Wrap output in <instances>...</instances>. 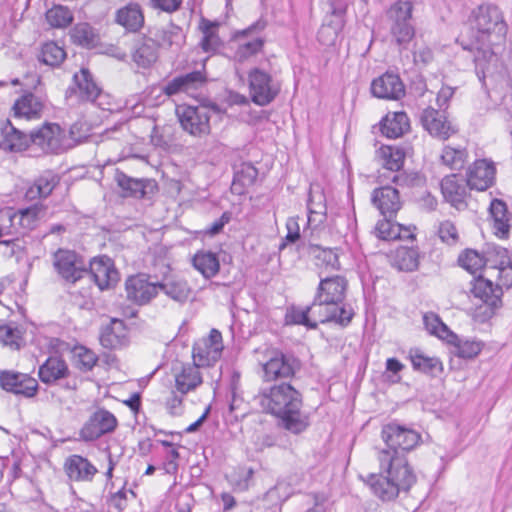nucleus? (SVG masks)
<instances>
[{
	"mask_svg": "<svg viewBox=\"0 0 512 512\" xmlns=\"http://www.w3.org/2000/svg\"><path fill=\"white\" fill-rule=\"evenodd\" d=\"M468 21L474 41L466 44L461 41V45L463 49L475 52V71L479 80L484 82L489 62L496 57L491 47L505 41L508 26L502 11L493 3H482L474 8Z\"/></svg>",
	"mask_w": 512,
	"mask_h": 512,
	"instance_id": "f257e3e1",
	"label": "nucleus"
},
{
	"mask_svg": "<svg viewBox=\"0 0 512 512\" xmlns=\"http://www.w3.org/2000/svg\"><path fill=\"white\" fill-rule=\"evenodd\" d=\"M255 400L263 412L276 418V426L282 430L299 435L310 426L309 415L302 411V394L291 382L283 381L262 388Z\"/></svg>",
	"mask_w": 512,
	"mask_h": 512,
	"instance_id": "f03ea898",
	"label": "nucleus"
},
{
	"mask_svg": "<svg viewBox=\"0 0 512 512\" xmlns=\"http://www.w3.org/2000/svg\"><path fill=\"white\" fill-rule=\"evenodd\" d=\"M378 461L380 473H371L365 480L373 494L384 502L395 500L401 493L407 494L417 481L408 460L379 452Z\"/></svg>",
	"mask_w": 512,
	"mask_h": 512,
	"instance_id": "7ed1b4c3",
	"label": "nucleus"
},
{
	"mask_svg": "<svg viewBox=\"0 0 512 512\" xmlns=\"http://www.w3.org/2000/svg\"><path fill=\"white\" fill-rule=\"evenodd\" d=\"M316 289L313 301L314 306L322 308L323 314H333L329 322L342 327L348 326L354 316L353 309L344 303L348 281L344 276L333 275L322 277Z\"/></svg>",
	"mask_w": 512,
	"mask_h": 512,
	"instance_id": "20e7f679",
	"label": "nucleus"
},
{
	"mask_svg": "<svg viewBox=\"0 0 512 512\" xmlns=\"http://www.w3.org/2000/svg\"><path fill=\"white\" fill-rule=\"evenodd\" d=\"M258 359L263 371V381L266 383L290 382L301 370V360L292 352H284L278 348L266 347L260 352Z\"/></svg>",
	"mask_w": 512,
	"mask_h": 512,
	"instance_id": "39448f33",
	"label": "nucleus"
},
{
	"mask_svg": "<svg viewBox=\"0 0 512 512\" xmlns=\"http://www.w3.org/2000/svg\"><path fill=\"white\" fill-rule=\"evenodd\" d=\"M381 438L386 448L379 452L389 453L408 460L406 454L414 450L422 441L421 434L409 425L401 424L397 420H393L384 424L381 429Z\"/></svg>",
	"mask_w": 512,
	"mask_h": 512,
	"instance_id": "423d86ee",
	"label": "nucleus"
},
{
	"mask_svg": "<svg viewBox=\"0 0 512 512\" xmlns=\"http://www.w3.org/2000/svg\"><path fill=\"white\" fill-rule=\"evenodd\" d=\"M413 4L410 1H396L387 10L391 41L400 49H406L415 37Z\"/></svg>",
	"mask_w": 512,
	"mask_h": 512,
	"instance_id": "0eeeda50",
	"label": "nucleus"
},
{
	"mask_svg": "<svg viewBox=\"0 0 512 512\" xmlns=\"http://www.w3.org/2000/svg\"><path fill=\"white\" fill-rule=\"evenodd\" d=\"M210 109L218 111V106L212 103L210 106H179L176 108V115L184 131L193 136L208 135L210 127Z\"/></svg>",
	"mask_w": 512,
	"mask_h": 512,
	"instance_id": "6e6552de",
	"label": "nucleus"
},
{
	"mask_svg": "<svg viewBox=\"0 0 512 512\" xmlns=\"http://www.w3.org/2000/svg\"><path fill=\"white\" fill-rule=\"evenodd\" d=\"M101 93L102 89L96 83L91 71L82 67L73 75L72 84L67 88L65 98L75 103H96Z\"/></svg>",
	"mask_w": 512,
	"mask_h": 512,
	"instance_id": "1a4fd4ad",
	"label": "nucleus"
},
{
	"mask_svg": "<svg viewBox=\"0 0 512 512\" xmlns=\"http://www.w3.org/2000/svg\"><path fill=\"white\" fill-rule=\"evenodd\" d=\"M118 421L113 413L98 408L83 424L79 431V439L84 442H93L106 434H110L117 428Z\"/></svg>",
	"mask_w": 512,
	"mask_h": 512,
	"instance_id": "9d476101",
	"label": "nucleus"
},
{
	"mask_svg": "<svg viewBox=\"0 0 512 512\" xmlns=\"http://www.w3.org/2000/svg\"><path fill=\"white\" fill-rule=\"evenodd\" d=\"M470 292L473 297L478 298L484 303V319L491 318L497 309L502 306L503 290L502 286L494 284L483 275L474 277L471 281Z\"/></svg>",
	"mask_w": 512,
	"mask_h": 512,
	"instance_id": "9b49d317",
	"label": "nucleus"
},
{
	"mask_svg": "<svg viewBox=\"0 0 512 512\" xmlns=\"http://www.w3.org/2000/svg\"><path fill=\"white\" fill-rule=\"evenodd\" d=\"M0 388L23 398H33L39 390L38 382L27 373L16 370H0Z\"/></svg>",
	"mask_w": 512,
	"mask_h": 512,
	"instance_id": "f8f14e48",
	"label": "nucleus"
},
{
	"mask_svg": "<svg viewBox=\"0 0 512 512\" xmlns=\"http://www.w3.org/2000/svg\"><path fill=\"white\" fill-rule=\"evenodd\" d=\"M248 80L251 100L259 106L270 104L279 93L272 76L259 68L249 71Z\"/></svg>",
	"mask_w": 512,
	"mask_h": 512,
	"instance_id": "ddd939ff",
	"label": "nucleus"
},
{
	"mask_svg": "<svg viewBox=\"0 0 512 512\" xmlns=\"http://www.w3.org/2000/svg\"><path fill=\"white\" fill-rule=\"evenodd\" d=\"M54 267L57 273L69 283H76L85 276L87 267L79 254L72 250L58 249L54 253Z\"/></svg>",
	"mask_w": 512,
	"mask_h": 512,
	"instance_id": "4468645a",
	"label": "nucleus"
},
{
	"mask_svg": "<svg viewBox=\"0 0 512 512\" xmlns=\"http://www.w3.org/2000/svg\"><path fill=\"white\" fill-rule=\"evenodd\" d=\"M125 291L127 299L132 303L147 305L158 295V282H151L149 275L139 273L126 279Z\"/></svg>",
	"mask_w": 512,
	"mask_h": 512,
	"instance_id": "2eb2a0df",
	"label": "nucleus"
},
{
	"mask_svg": "<svg viewBox=\"0 0 512 512\" xmlns=\"http://www.w3.org/2000/svg\"><path fill=\"white\" fill-rule=\"evenodd\" d=\"M114 180L121 188L124 198L144 199L158 191L157 182L148 178H133L116 169Z\"/></svg>",
	"mask_w": 512,
	"mask_h": 512,
	"instance_id": "dca6fc26",
	"label": "nucleus"
},
{
	"mask_svg": "<svg viewBox=\"0 0 512 512\" xmlns=\"http://www.w3.org/2000/svg\"><path fill=\"white\" fill-rule=\"evenodd\" d=\"M65 131L57 123H44L31 131L32 145L39 147L43 153L57 154L63 150Z\"/></svg>",
	"mask_w": 512,
	"mask_h": 512,
	"instance_id": "f3484780",
	"label": "nucleus"
},
{
	"mask_svg": "<svg viewBox=\"0 0 512 512\" xmlns=\"http://www.w3.org/2000/svg\"><path fill=\"white\" fill-rule=\"evenodd\" d=\"M420 121L432 137L443 141L458 132V128L447 119L446 111L437 110L433 107H427L423 110Z\"/></svg>",
	"mask_w": 512,
	"mask_h": 512,
	"instance_id": "a211bd4d",
	"label": "nucleus"
},
{
	"mask_svg": "<svg viewBox=\"0 0 512 512\" xmlns=\"http://www.w3.org/2000/svg\"><path fill=\"white\" fill-rule=\"evenodd\" d=\"M85 275H89L100 290L113 288L119 281L118 270L108 256L95 257L89 262Z\"/></svg>",
	"mask_w": 512,
	"mask_h": 512,
	"instance_id": "6ab92c4d",
	"label": "nucleus"
},
{
	"mask_svg": "<svg viewBox=\"0 0 512 512\" xmlns=\"http://www.w3.org/2000/svg\"><path fill=\"white\" fill-rule=\"evenodd\" d=\"M333 314H323L322 308L314 306V301L305 308L295 305L286 311L285 321L287 324L303 325L308 329H316L318 323H328Z\"/></svg>",
	"mask_w": 512,
	"mask_h": 512,
	"instance_id": "aec40b11",
	"label": "nucleus"
},
{
	"mask_svg": "<svg viewBox=\"0 0 512 512\" xmlns=\"http://www.w3.org/2000/svg\"><path fill=\"white\" fill-rule=\"evenodd\" d=\"M206 73L200 70L180 74L167 81L161 88L164 95L172 97L180 93H191L205 86Z\"/></svg>",
	"mask_w": 512,
	"mask_h": 512,
	"instance_id": "412c9836",
	"label": "nucleus"
},
{
	"mask_svg": "<svg viewBox=\"0 0 512 512\" xmlns=\"http://www.w3.org/2000/svg\"><path fill=\"white\" fill-rule=\"evenodd\" d=\"M496 168L486 159L476 160L468 169L466 182L471 190L485 191L495 182Z\"/></svg>",
	"mask_w": 512,
	"mask_h": 512,
	"instance_id": "4be33fe9",
	"label": "nucleus"
},
{
	"mask_svg": "<svg viewBox=\"0 0 512 512\" xmlns=\"http://www.w3.org/2000/svg\"><path fill=\"white\" fill-rule=\"evenodd\" d=\"M371 93L380 99L398 100L405 95V86L397 74L386 72L372 81Z\"/></svg>",
	"mask_w": 512,
	"mask_h": 512,
	"instance_id": "5701e85b",
	"label": "nucleus"
},
{
	"mask_svg": "<svg viewBox=\"0 0 512 512\" xmlns=\"http://www.w3.org/2000/svg\"><path fill=\"white\" fill-rule=\"evenodd\" d=\"M29 135L15 128L9 119H0V148L20 152L32 146Z\"/></svg>",
	"mask_w": 512,
	"mask_h": 512,
	"instance_id": "b1692460",
	"label": "nucleus"
},
{
	"mask_svg": "<svg viewBox=\"0 0 512 512\" xmlns=\"http://www.w3.org/2000/svg\"><path fill=\"white\" fill-rule=\"evenodd\" d=\"M114 22L127 33L139 32L145 24L144 11L137 2H129L115 12Z\"/></svg>",
	"mask_w": 512,
	"mask_h": 512,
	"instance_id": "393cba45",
	"label": "nucleus"
},
{
	"mask_svg": "<svg viewBox=\"0 0 512 512\" xmlns=\"http://www.w3.org/2000/svg\"><path fill=\"white\" fill-rule=\"evenodd\" d=\"M441 192L446 202L459 209L466 207L465 198L467 196L466 178L459 177L456 174L445 176L440 182Z\"/></svg>",
	"mask_w": 512,
	"mask_h": 512,
	"instance_id": "a878e982",
	"label": "nucleus"
},
{
	"mask_svg": "<svg viewBox=\"0 0 512 512\" xmlns=\"http://www.w3.org/2000/svg\"><path fill=\"white\" fill-rule=\"evenodd\" d=\"M371 200L384 217L393 218L401 208L399 192L390 185L374 189Z\"/></svg>",
	"mask_w": 512,
	"mask_h": 512,
	"instance_id": "bb28decb",
	"label": "nucleus"
},
{
	"mask_svg": "<svg viewBox=\"0 0 512 512\" xmlns=\"http://www.w3.org/2000/svg\"><path fill=\"white\" fill-rule=\"evenodd\" d=\"M65 473L72 481L91 482L98 473V469L81 455L69 456L64 464Z\"/></svg>",
	"mask_w": 512,
	"mask_h": 512,
	"instance_id": "cd10ccee",
	"label": "nucleus"
},
{
	"mask_svg": "<svg viewBox=\"0 0 512 512\" xmlns=\"http://www.w3.org/2000/svg\"><path fill=\"white\" fill-rule=\"evenodd\" d=\"M298 251L304 255L313 257L317 266H325L332 270L340 269L338 254L331 248H323L320 245L311 242L301 241L298 245Z\"/></svg>",
	"mask_w": 512,
	"mask_h": 512,
	"instance_id": "c85d7f7f",
	"label": "nucleus"
},
{
	"mask_svg": "<svg viewBox=\"0 0 512 512\" xmlns=\"http://www.w3.org/2000/svg\"><path fill=\"white\" fill-rule=\"evenodd\" d=\"M308 224L318 226L323 224L327 218L326 197L320 186H311L308 200Z\"/></svg>",
	"mask_w": 512,
	"mask_h": 512,
	"instance_id": "c756f323",
	"label": "nucleus"
},
{
	"mask_svg": "<svg viewBox=\"0 0 512 512\" xmlns=\"http://www.w3.org/2000/svg\"><path fill=\"white\" fill-rule=\"evenodd\" d=\"M382 135L387 138H399L410 129V121L403 111L388 113L379 123Z\"/></svg>",
	"mask_w": 512,
	"mask_h": 512,
	"instance_id": "7c9ffc66",
	"label": "nucleus"
},
{
	"mask_svg": "<svg viewBox=\"0 0 512 512\" xmlns=\"http://www.w3.org/2000/svg\"><path fill=\"white\" fill-rule=\"evenodd\" d=\"M408 358L411 361L413 369L417 372L438 377L443 372V364L437 357L425 355L419 348H411Z\"/></svg>",
	"mask_w": 512,
	"mask_h": 512,
	"instance_id": "2f4dec72",
	"label": "nucleus"
},
{
	"mask_svg": "<svg viewBox=\"0 0 512 512\" xmlns=\"http://www.w3.org/2000/svg\"><path fill=\"white\" fill-rule=\"evenodd\" d=\"M148 37L159 47H180L184 42V34L179 26L170 24L167 27H155L148 31Z\"/></svg>",
	"mask_w": 512,
	"mask_h": 512,
	"instance_id": "473e14b6",
	"label": "nucleus"
},
{
	"mask_svg": "<svg viewBox=\"0 0 512 512\" xmlns=\"http://www.w3.org/2000/svg\"><path fill=\"white\" fill-rule=\"evenodd\" d=\"M258 169L250 162H242L234 167V176L231 184V192L236 195H244L248 187L256 182Z\"/></svg>",
	"mask_w": 512,
	"mask_h": 512,
	"instance_id": "72a5a7b5",
	"label": "nucleus"
},
{
	"mask_svg": "<svg viewBox=\"0 0 512 512\" xmlns=\"http://www.w3.org/2000/svg\"><path fill=\"white\" fill-rule=\"evenodd\" d=\"M407 147L396 145H382L377 151V157L382 167L391 173L399 172L404 165Z\"/></svg>",
	"mask_w": 512,
	"mask_h": 512,
	"instance_id": "f704fd0d",
	"label": "nucleus"
},
{
	"mask_svg": "<svg viewBox=\"0 0 512 512\" xmlns=\"http://www.w3.org/2000/svg\"><path fill=\"white\" fill-rule=\"evenodd\" d=\"M489 213L493 221L494 233L501 239H506L510 231V215L507 204L501 199H493L490 203Z\"/></svg>",
	"mask_w": 512,
	"mask_h": 512,
	"instance_id": "c9c22d12",
	"label": "nucleus"
},
{
	"mask_svg": "<svg viewBox=\"0 0 512 512\" xmlns=\"http://www.w3.org/2000/svg\"><path fill=\"white\" fill-rule=\"evenodd\" d=\"M12 110L16 118L36 119L41 116L43 103L35 94L27 92L15 101Z\"/></svg>",
	"mask_w": 512,
	"mask_h": 512,
	"instance_id": "e433bc0d",
	"label": "nucleus"
},
{
	"mask_svg": "<svg viewBox=\"0 0 512 512\" xmlns=\"http://www.w3.org/2000/svg\"><path fill=\"white\" fill-rule=\"evenodd\" d=\"M99 339L101 345L106 349L112 350L123 346L126 340L124 321L112 319L110 324L102 328Z\"/></svg>",
	"mask_w": 512,
	"mask_h": 512,
	"instance_id": "4c0bfd02",
	"label": "nucleus"
},
{
	"mask_svg": "<svg viewBox=\"0 0 512 512\" xmlns=\"http://www.w3.org/2000/svg\"><path fill=\"white\" fill-rule=\"evenodd\" d=\"M38 375L43 383L52 384L66 378L69 368L62 358L51 356L39 367Z\"/></svg>",
	"mask_w": 512,
	"mask_h": 512,
	"instance_id": "58836bf2",
	"label": "nucleus"
},
{
	"mask_svg": "<svg viewBox=\"0 0 512 512\" xmlns=\"http://www.w3.org/2000/svg\"><path fill=\"white\" fill-rule=\"evenodd\" d=\"M200 366L193 364H184L180 373L175 376L176 389L185 395L188 392L195 390L202 384V376L199 372Z\"/></svg>",
	"mask_w": 512,
	"mask_h": 512,
	"instance_id": "ea45409f",
	"label": "nucleus"
},
{
	"mask_svg": "<svg viewBox=\"0 0 512 512\" xmlns=\"http://www.w3.org/2000/svg\"><path fill=\"white\" fill-rule=\"evenodd\" d=\"M192 265L205 279L215 277L220 270V261L217 253L209 250L198 251L192 257Z\"/></svg>",
	"mask_w": 512,
	"mask_h": 512,
	"instance_id": "a19ab883",
	"label": "nucleus"
},
{
	"mask_svg": "<svg viewBox=\"0 0 512 512\" xmlns=\"http://www.w3.org/2000/svg\"><path fill=\"white\" fill-rule=\"evenodd\" d=\"M448 344L454 347L453 353L462 359H474L482 351L484 344L481 341L460 338L454 332L448 334Z\"/></svg>",
	"mask_w": 512,
	"mask_h": 512,
	"instance_id": "79ce46f5",
	"label": "nucleus"
},
{
	"mask_svg": "<svg viewBox=\"0 0 512 512\" xmlns=\"http://www.w3.org/2000/svg\"><path fill=\"white\" fill-rule=\"evenodd\" d=\"M60 178L52 171H45L41 174L26 192V198H47L54 188L59 184Z\"/></svg>",
	"mask_w": 512,
	"mask_h": 512,
	"instance_id": "37998d69",
	"label": "nucleus"
},
{
	"mask_svg": "<svg viewBox=\"0 0 512 512\" xmlns=\"http://www.w3.org/2000/svg\"><path fill=\"white\" fill-rule=\"evenodd\" d=\"M133 61L142 68L151 67L158 59V47L148 37L144 35L141 43L136 47L132 54Z\"/></svg>",
	"mask_w": 512,
	"mask_h": 512,
	"instance_id": "c03bdc74",
	"label": "nucleus"
},
{
	"mask_svg": "<svg viewBox=\"0 0 512 512\" xmlns=\"http://www.w3.org/2000/svg\"><path fill=\"white\" fill-rule=\"evenodd\" d=\"M404 231L405 234H402V226L393 223L389 217H384L383 220L378 221L374 229L377 238L385 241L414 238V235L408 229H404Z\"/></svg>",
	"mask_w": 512,
	"mask_h": 512,
	"instance_id": "a18cd8bd",
	"label": "nucleus"
},
{
	"mask_svg": "<svg viewBox=\"0 0 512 512\" xmlns=\"http://www.w3.org/2000/svg\"><path fill=\"white\" fill-rule=\"evenodd\" d=\"M220 356L221 355L218 353L217 349H213L212 346L202 339L196 341L193 345V363L200 367H209L214 365Z\"/></svg>",
	"mask_w": 512,
	"mask_h": 512,
	"instance_id": "49530a36",
	"label": "nucleus"
},
{
	"mask_svg": "<svg viewBox=\"0 0 512 512\" xmlns=\"http://www.w3.org/2000/svg\"><path fill=\"white\" fill-rule=\"evenodd\" d=\"M73 42L87 49L95 48L99 41V34L88 23H79L74 26L71 32Z\"/></svg>",
	"mask_w": 512,
	"mask_h": 512,
	"instance_id": "de8ad7c7",
	"label": "nucleus"
},
{
	"mask_svg": "<svg viewBox=\"0 0 512 512\" xmlns=\"http://www.w3.org/2000/svg\"><path fill=\"white\" fill-rule=\"evenodd\" d=\"M483 258L485 260V267L500 270L505 264H509L511 257L509 251L501 246L495 244H487L483 250Z\"/></svg>",
	"mask_w": 512,
	"mask_h": 512,
	"instance_id": "09e8293b",
	"label": "nucleus"
},
{
	"mask_svg": "<svg viewBox=\"0 0 512 512\" xmlns=\"http://www.w3.org/2000/svg\"><path fill=\"white\" fill-rule=\"evenodd\" d=\"M394 266L404 272H413L419 266V252L417 248L401 247L397 249L394 257Z\"/></svg>",
	"mask_w": 512,
	"mask_h": 512,
	"instance_id": "8fccbe9b",
	"label": "nucleus"
},
{
	"mask_svg": "<svg viewBox=\"0 0 512 512\" xmlns=\"http://www.w3.org/2000/svg\"><path fill=\"white\" fill-rule=\"evenodd\" d=\"M161 290L171 299L183 303L190 294V288L184 280H170L167 282H158V291Z\"/></svg>",
	"mask_w": 512,
	"mask_h": 512,
	"instance_id": "3c124183",
	"label": "nucleus"
},
{
	"mask_svg": "<svg viewBox=\"0 0 512 512\" xmlns=\"http://www.w3.org/2000/svg\"><path fill=\"white\" fill-rule=\"evenodd\" d=\"M218 27L219 24L217 22L205 18L201 19L200 28L203 33L201 46L205 52L215 50L219 46L220 39L217 35Z\"/></svg>",
	"mask_w": 512,
	"mask_h": 512,
	"instance_id": "603ef678",
	"label": "nucleus"
},
{
	"mask_svg": "<svg viewBox=\"0 0 512 512\" xmlns=\"http://www.w3.org/2000/svg\"><path fill=\"white\" fill-rule=\"evenodd\" d=\"M458 264L470 272L475 274L481 269L485 268V260L483 258V252L479 253L473 249H466L458 256Z\"/></svg>",
	"mask_w": 512,
	"mask_h": 512,
	"instance_id": "864d4df0",
	"label": "nucleus"
},
{
	"mask_svg": "<svg viewBox=\"0 0 512 512\" xmlns=\"http://www.w3.org/2000/svg\"><path fill=\"white\" fill-rule=\"evenodd\" d=\"M66 53L64 49L55 42H47L43 44L39 60L49 66H59L65 59Z\"/></svg>",
	"mask_w": 512,
	"mask_h": 512,
	"instance_id": "5fc2aeb1",
	"label": "nucleus"
},
{
	"mask_svg": "<svg viewBox=\"0 0 512 512\" xmlns=\"http://www.w3.org/2000/svg\"><path fill=\"white\" fill-rule=\"evenodd\" d=\"M46 20L51 27L64 28L71 24L73 15L67 7L55 5L47 10Z\"/></svg>",
	"mask_w": 512,
	"mask_h": 512,
	"instance_id": "6e6d98bb",
	"label": "nucleus"
},
{
	"mask_svg": "<svg viewBox=\"0 0 512 512\" xmlns=\"http://www.w3.org/2000/svg\"><path fill=\"white\" fill-rule=\"evenodd\" d=\"M423 323L426 330L437 337L447 341L448 334L452 333L448 326L444 324L441 318L434 312L425 313L423 316Z\"/></svg>",
	"mask_w": 512,
	"mask_h": 512,
	"instance_id": "4d7b16f0",
	"label": "nucleus"
},
{
	"mask_svg": "<svg viewBox=\"0 0 512 512\" xmlns=\"http://www.w3.org/2000/svg\"><path fill=\"white\" fill-rule=\"evenodd\" d=\"M75 365L81 371H90L98 361L97 355L84 346H75L72 350Z\"/></svg>",
	"mask_w": 512,
	"mask_h": 512,
	"instance_id": "13d9d810",
	"label": "nucleus"
},
{
	"mask_svg": "<svg viewBox=\"0 0 512 512\" xmlns=\"http://www.w3.org/2000/svg\"><path fill=\"white\" fill-rule=\"evenodd\" d=\"M466 157L467 152L465 149H456L451 146H445L441 154L443 164L455 170L463 168Z\"/></svg>",
	"mask_w": 512,
	"mask_h": 512,
	"instance_id": "bf43d9fd",
	"label": "nucleus"
},
{
	"mask_svg": "<svg viewBox=\"0 0 512 512\" xmlns=\"http://www.w3.org/2000/svg\"><path fill=\"white\" fill-rule=\"evenodd\" d=\"M265 40L261 37H256L252 41H248L238 46L235 57L238 62L243 63L252 56H255L262 51Z\"/></svg>",
	"mask_w": 512,
	"mask_h": 512,
	"instance_id": "052dcab7",
	"label": "nucleus"
},
{
	"mask_svg": "<svg viewBox=\"0 0 512 512\" xmlns=\"http://www.w3.org/2000/svg\"><path fill=\"white\" fill-rule=\"evenodd\" d=\"M22 337L18 329L7 325L0 326V342L5 346H9L13 350H19L21 347Z\"/></svg>",
	"mask_w": 512,
	"mask_h": 512,
	"instance_id": "680f3d73",
	"label": "nucleus"
},
{
	"mask_svg": "<svg viewBox=\"0 0 512 512\" xmlns=\"http://www.w3.org/2000/svg\"><path fill=\"white\" fill-rule=\"evenodd\" d=\"M438 236L443 243L455 245L459 241L456 226L449 220L443 221L438 227Z\"/></svg>",
	"mask_w": 512,
	"mask_h": 512,
	"instance_id": "e2e57ef3",
	"label": "nucleus"
},
{
	"mask_svg": "<svg viewBox=\"0 0 512 512\" xmlns=\"http://www.w3.org/2000/svg\"><path fill=\"white\" fill-rule=\"evenodd\" d=\"M127 493H130L133 497L135 494L132 490L120 489L116 493L112 494L108 500L110 507H113L117 512H122L127 506Z\"/></svg>",
	"mask_w": 512,
	"mask_h": 512,
	"instance_id": "0e129e2a",
	"label": "nucleus"
},
{
	"mask_svg": "<svg viewBox=\"0 0 512 512\" xmlns=\"http://www.w3.org/2000/svg\"><path fill=\"white\" fill-rule=\"evenodd\" d=\"M497 285L502 286V289L512 288V259L509 264H505L498 270Z\"/></svg>",
	"mask_w": 512,
	"mask_h": 512,
	"instance_id": "69168bd1",
	"label": "nucleus"
},
{
	"mask_svg": "<svg viewBox=\"0 0 512 512\" xmlns=\"http://www.w3.org/2000/svg\"><path fill=\"white\" fill-rule=\"evenodd\" d=\"M231 220V213L224 212L219 219L214 221L209 227L204 230L205 235L215 236L219 234L224 226Z\"/></svg>",
	"mask_w": 512,
	"mask_h": 512,
	"instance_id": "338daca9",
	"label": "nucleus"
},
{
	"mask_svg": "<svg viewBox=\"0 0 512 512\" xmlns=\"http://www.w3.org/2000/svg\"><path fill=\"white\" fill-rule=\"evenodd\" d=\"M454 95V88L449 86H444L440 89V91L437 94V105L439 107L438 110L446 111L449 105L450 99Z\"/></svg>",
	"mask_w": 512,
	"mask_h": 512,
	"instance_id": "774afa93",
	"label": "nucleus"
}]
</instances>
